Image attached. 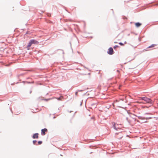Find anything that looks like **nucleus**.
<instances>
[{"mask_svg":"<svg viewBox=\"0 0 158 158\" xmlns=\"http://www.w3.org/2000/svg\"><path fill=\"white\" fill-rule=\"evenodd\" d=\"M139 98L140 99L143 100L145 102V103H148L151 104H153V102L150 98H148L146 97H139Z\"/></svg>","mask_w":158,"mask_h":158,"instance_id":"obj_1","label":"nucleus"},{"mask_svg":"<svg viewBox=\"0 0 158 158\" xmlns=\"http://www.w3.org/2000/svg\"><path fill=\"white\" fill-rule=\"evenodd\" d=\"M127 119L129 123H131L132 121L135 120V119L133 118L131 116H130L129 117L127 118Z\"/></svg>","mask_w":158,"mask_h":158,"instance_id":"obj_2","label":"nucleus"},{"mask_svg":"<svg viewBox=\"0 0 158 158\" xmlns=\"http://www.w3.org/2000/svg\"><path fill=\"white\" fill-rule=\"evenodd\" d=\"M114 51L112 48H110L108 50L107 53L110 55H112L113 54Z\"/></svg>","mask_w":158,"mask_h":158,"instance_id":"obj_3","label":"nucleus"},{"mask_svg":"<svg viewBox=\"0 0 158 158\" xmlns=\"http://www.w3.org/2000/svg\"><path fill=\"white\" fill-rule=\"evenodd\" d=\"M30 41L32 44H39V42L35 40H30Z\"/></svg>","mask_w":158,"mask_h":158,"instance_id":"obj_4","label":"nucleus"},{"mask_svg":"<svg viewBox=\"0 0 158 158\" xmlns=\"http://www.w3.org/2000/svg\"><path fill=\"white\" fill-rule=\"evenodd\" d=\"M48 131V130L46 128H44V129H42L41 130V131L43 135H44L45 134V132H47Z\"/></svg>","mask_w":158,"mask_h":158,"instance_id":"obj_5","label":"nucleus"},{"mask_svg":"<svg viewBox=\"0 0 158 158\" xmlns=\"http://www.w3.org/2000/svg\"><path fill=\"white\" fill-rule=\"evenodd\" d=\"M32 44L30 40L29 43H28V45L27 46V49L29 50L30 49V47L31 46Z\"/></svg>","mask_w":158,"mask_h":158,"instance_id":"obj_6","label":"nucleus"},{"mask_svg":"<svg viewBox=\"0 0 158 158\" xmlns=\"http://www.w3.org/2000/svg\"><path fill=\"white\" fill-rule=\"evenodd\" d=\"M38 135H39V134L37 133L33 135V136H32V138L33 139H35V138L37 139L38 138Z\"/></svg>","mask_w":158,"mask_h":158,"instance_id":"obj_7","label":"nucleus"},{"mask_svg":"<svg viewBox=\"0 0 158 158\" xmlns=\"http://www.w3.org/2000/svg\"><path fill=\"white\" fill-rule=\"evenodd\" d=\"M112 124H113V126H114V129H115V130H117V128L120 129L119 128L117 127V126H116V124H115V123H114L113 122L112 123Z\"/></svg>","mask_w":158,"mask_h":158,"instance_id":"obj_8","label":"nucleus"},{"mask_svg":"<svg viewBox=\"0 0 158 158\" xmlns=\"http://www.w3.org/2000/svg\"><path fill=\"white\" fill-rule=\"evenodd\" d=\"M135 25L137 27H139L141 26V23H135Z\"/></svg>","mask_w":158,"mask_h":158,"instance_id":"obj_9","label":"nucleus"},{"mask_svg":"<svg viewBox=\"0 0 158 158\" xmlns=\"http://www.w3.org/2000/svg\"><path fill=\"white\" fill-rule=\"evenodd\" d=\"M156 45L155 44H152V45H151V46H149V47H148V48H153V47H155V46Z\"/></svg>","mask_w":158,"mask_h":158,"instance_id":"obj_10","label":"nucleus"},{"mask_svg":"<svg viewBox=\"0 0 158 158\" xmlns=\"http://www.w3.org/2000/svg\"><path fill=\"white\" fill-rule=\"evenodd\" d=\"M139 119H145V118L144 117H139Z\"/></svg>","mask_w":158,"mask_h":158,"instance_id":"obj_11","label":"nucleus"},{"mask_svg":"<svg viewBox=\"0 0 158 158\" xmlns=\"http://www.w3.org/2000/svg\"><path fill=\"white\" fill-rule=\"evenodd\" d=\"M118 102V101L117 100H116L115 102H114L113 104V106L114 107H115L114 105L116 103V102Z\"/></svg>","mask_w":158,"mask_h":158,"instance_id":"obj_12","label":"nucleus"},{"mask_svg":"<svg viewBox=\"0 0 158 158\" xmlns=\"http://www.w3.org/2000/svg\"><path fill=\"white\" fill-rule=\"evenodd\" d=\"M62 98L63 97L62 96H60V98H57V99L58 100H61Z\"/></svg>","mask_w":158,"mask_h":158,"instance_id":"obj_13","label":"nucleus"},{"mask_svg":"<svg viewBox=\"0 0 158 158\" xmlns=\"http://www.w3.org/2000/svg\"><path fill=\"white\" fill-rule=\"evenodd\" d=\"M137 102L139 103H145L144 102L140 101Z\"/></svg>","mask_w":158,"mask_h":158,"instance_id":"obj_14","label":"nucleus"},{"mask_svg":"<svg viewBox=\"0 0 158 158\" xmlns=\"http://www.w3.org/2000/svg\"><path fill=\"white\" fill-rule=\"evenodd\" d=\"M42 141H40L38 142V143L39 144H42Z\"/></svg>","mask_w":158,"mask_h":158,"instance_id":"obj_15","label":"nucleus"},{"mask_svg":"<svg viewBox=\"0 0 158 158\" xmlns=\"http://www.w3.org/2000/svg\"><path fill=\"white\" fill-rule=\"evenodd\" d=\"M119 44L120 45H121V46H123V45H124V44H123V43H121V42H120V43H119Z\"/></svg>","mask_w":158,"mask_h":158,"instance_id":"obj_16","label":"nucleus"},{"mask_svg":"<svg viewBox=\"0 0 158 158\" xmlns=\"http://www.w3.org/2000/svg\"><path fill=\"white\" fill-rule=\"evenodd\" d=\"M37 142L36 140H33V143L34 144H35V143Z\"/></svg>","mask_w":158,"mask_h":158,"instance_id":"obj_17","label":"nucleus"},{"mask_svg":"<svg viewBox=\"0 0 158 158\" xmlns=\"http://www.w3.org/2000/svg\"><path fill=\"white\" fill-rule=\"evenodd\" d=\"M118 47V46L117 45H116V46H114V49H115L116 48Z\"/></svg>","mask_w":158,"mask_h":158,"instance_id":"obj_18","label":"nucleus"},{"mask_svg":"<svg viewBox=\"0 0 158 158\" xmlns=\"http://www.w3.org/2000/svg\"><path fill=\"white\" fill-rule=\"evenodd\" d=\"M116 104L117 106L120 107V106H119L120 105L119 104Z\"/></svg>","mask_w":158,"mask_h":158,"instance_id":"obj_19","label":"nucleus"},{"mask_svg":"<svg viewBox=\"0 0 158 158\" xmlns=\"http://www.w3.org/2000/svg\"><path fill=\"white\" fill-rule=\"evenodd\" d=\"M77 92H76V94H75L76 95H77Z\"/></svg>","mask_w":158,"mask_h":158,"instance_id":"obj_20","label":"nucleus"},{"mask_svg":"<svg viewBox=\"0 0 158 158\" xmlns=\"http://www.w3.org/2000/svg\"><path fill=\"white\" fill-rule=\"evenodd\" d=\"M114 43H117V42H114Z\"/></svg>","mask_w":158,"mask_h":158,"instance_id":"obj_21","label":"nucleus"},{"mask_svg":"<svg viewBox=\"0 0 158 158\" xmlns=\"http://www.w3.org/2000/svg\"><path fill=\"white\" fill-rule=\"evenodd\" d=\"M124 43H125V44H126L127 43H126V42H124Z\"/></svg>","mask_w":158,"mask_h":158,"instance_id":"obj_22","label":"nucleus"},{"mask_svg":"<svg viewBox=\"0 0 158 158\" xmlns=\"http://www.w3.org/2000/svg\"><path fill=\"white\" fill-rule=\"evenodd\" d=\"M31 93V91L30 92V93Z\"/></svg>","mask_w":158,"mask_h":158,"instance_id":"obj_23","label":"nucleus"}]
</instances>
